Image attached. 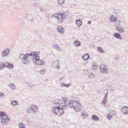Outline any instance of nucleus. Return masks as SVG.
<instances>
[{
    "label": "nucleus",
    "instance_id": "f257e3e1",
    "mask_svg": "<svg viewBox=\"0 0 128 128\" xmlns=\"http://www.w3.org/2000/svg\"><path fill=\"white\" fill-rule=\"evenodd\" d=\"M67 16V14L66 12L56 13L52 16L51 18L57 19L58 23H61L64 22V19L66 18Z\"/></svg>",
    "mask_w": 128,
    "mask_h": 128
},
{
    "label": "nucleus",
    "instance_id": "f03ea898",
    "mask_svg": "<svg viewBox=\"0 0 128 128\" xmlns=\"http://www.w3.org/2000/svg\"><path fill=\"white\" fill-rule=\"evenodd\" d=\"M71 104H70L69 107L72 109H74L76 112L80 111L82 109V107L81 104L77 101H71Z\"/></svg>",
    "mask_w": 128,
    "mask_h": 128
},
{
    "label": "nucleus",
    "instance_id": "7ed1b4c3",
    "mask_svg": "<svg viewBox=\"0 0 128 128\" xmlns=\"http://www.w3.org/2000/svg\"><path fill=\"white\" fill-rule=\"evenodd\" d=\"M51 109L53 113L55 115L58 114L59 116H61L64 113L63 109L60 108L58 106H52Z\"/></svg>",
    "mask_w": 128,
    "mask_h": 128
},
{
    "label": "nucleus",
    "instance_id": "20e7f679",
    "mask_svg": "<svg viewBox=\"0 0 128 128\" xmlns=\"http://www.w3.org/2000/svg\"><path fill=\"white\" fill-rule=\"evenodd\" d=\"M19 58L22 63L24 64H28L30 63V60L29 57H27L26 56L22 54H20Z\"/></svg>",
    "mask_w": 128,
    "mask_h": 128
},
{
    "label": "nucleus",
    "instance_id": "39448f33",
    "mask_svg": "<svg viewBox=\"0 0 128 128\" xmlns=\"http://www.w3.org/2000/svg\"><path fill=\"white\" fill-rule=\"evenodd\" d=\"M34 60H35L34 63L40 66L45 64V62L43 61L40 60L39 56L38 55H36L35 56Z\"/></svg>",
    "mask_w": 128,
    "mask_h": 128
},
{
    "label": "nucleus",
    "instance_id": "423d86ee",
    "mask_svg": "<svg viewBox=\"0 0 128 128\" xmlns=\"http://www.w3.org/2000/svg\"><path fill=\"white\" fill-rule=\"evenodd\" d=\"M0 122L4 125H5L10 122V117L9 116H6L5 117L0 118Z\"/></svg>",
    "mask_w": 128,
    "mask_h": 128
},
{
    "label": "nucleus",
    "instance_id": "0eeeda50",
    "mask_svg": "<svg viewBox=\"0 0 128 128\" xmlns=\"http://www.w3.org/2000/svg\"><path fill=\"white\" fill-rule=\"evenodd\" d=\"M100 71L102 74H107L108 73V68L104 64H101L100 67Z\"/></svg>",
    "mask_w": 128,
    "mask_h": 128
},
{
    "label": "nucleus",
    "instance_id": "6e6552de",
    "mask_svg": "<svg viewBox=\"0 0 128 128\" xmlns=\"http://www.w3.org/2000/svg\"><path fill=\"white\" fill-rule=\"evenodd\" d=\"M10 52V50L9 48H6L2 52V57L7 56L9 54Z\"/></svg>",
    "mask_w": 128,
    "mask_h": 128
},
{
    "label": "nucleus",
    "instance_id": "1a4fd4ad",
    "mask_svg": "<svg viewBox=\"0 0 128 128\" xmlns=\"http://www.w3.org/2000/svg\"><path fill=\"white\" fill-rule=\"evenodd\" d=\"M67 106H69V104H66L64 102L61 101V102L60 103L59 106L62 109L65 108Z\"/></svg>",
    "mask_w": 128,
    "mask_h": 128
},
{
    "label": "nucleus",
    "instance_id": "9d476101",
    "mask_svg": "<svg viewBox=\"0 0 128 128\" xmlns=\"http://www.w3.org/2000/svg\"><path fill=\"white\" fill-rule=\"evenodd\" d=\"M121 110L122 112L124 114H128V108L126 106H124L122 108Z\"/></svg>",
    "mask_w": 128,
    "mask_h": 128
},
{
    "label": "nucleus",
    "instance_id": "9b49d317",
    "mask_svg": "<svg viewBox=\"0 0 128 128\" xmlns=\"http://www.w3.org/2000/svg\"><path fill=\"white\" fill-rule=\"evenodd\" d=\"M117 17L113 15H111L109 19L110 21L114 22H116L117 21Z\"/></svg>",
    "mask_w": 128,
    "mask_h": 128
},
{
    "label": "nucleus",
    "instance_id": "f8f14e48",
    "mask_svg": "<svg viewBox=\"0 0 128 128\" xmlns=\"http://www.w3.org/2000/svg\"><path fill=\"white\" fill-rule=\"evenodd\" d=\"M52 66L56 68H59L60 65L59 62L58 60H56L52 64Z\"/></svg>",
    "mask_w": 128,
    "mask_h": 128
},
{
    "label": "nucleus",
    "instance_id": "ddd939ff",
    "mask_svg": "<svg viewBox=\"0 0 128 128\" xmlns=\"http://www.w3.org/2000/svg\"><path fill=\"white\" fill-rule=\"evenodd\" d=\"M58 31L60 33L63 34L64 32L65 29L61 26H58L57 28Z\"/></svg>",
    "mask_w": 128,
    "mask_h": 128
},
{
    "label": "nucleus",
    "instance_id": "4468645a",
    "mask_svg": "<svg viewBox=\"0 0 128 128\" xmlns=\"http://www.w3.org/2000/svg\"><path fill=\"white\" fill-rule=\"evenodd\" d=\"M37 52H32L30 54L26 53L25 54L26 56L27 57L28 56H34V58L35 57V56L36 55H38V54H36Z\"/></svg>",
    "mask_w": 128,
    "mask_h": 128
},
{
    "label": "nucleus",
    "instance_id": "2eb2a0df",
    "mask_svg": "<svg viewBox=\"0 0 128 128\" xmlns=\"http://www.w3.org/2000/svg\"><path fill=\"white\" fill-rule=\"evenodd\" d=\"M61 102V100H59L58 99H56L54 100L52 106H59L60 103Z\"/></svg>",
    "mask_w": 128,
    "mask_h": 128
},
{
    "label": "nucleus",
    "instance_id": "dca6fc26",
    "mask_svg": "<svg viewBox=\"0 0 128 128\" xmlns=\"http://www.w3.org/2000/svg\"><path fill=\"white\" fill-rule=\"evenodd\" d=\"M116 30L120 33H122L124 32V30L123 28H122L121 27L116 26Z\"/></svg>",
    "mask_w": 128,
    "mask_h": 128
},
{
    "label": "nucleus",
    "instance_id": "f3484780",
    "mask_svg": "<svg viewBox=\"0 0 128 128\" xmlns=\"http://www.w3.org/2000/svg\"><path fill=\"white\" fill-rule=\"evenodd\" d=\"M82 58L85 61H86L90 58L89 54L88 53L82 56Z\"/></svg>",
    "mask_w": 128,
    "mask_h": 128
},
{
    "label": "nucleus",
    "instance_id": "a211bd4d",
    "mask_svg": "<svg viewBox=\"0 0 128 128\" xmlns=\"http://www.w3.org/2000/svg\"><path fill=\"white\" fill-rule=\"evenodd\" d=\"M6 67L9 69H11L14 67V65L12 64H11L8 62H6Z\"/></svg>",
    "mask_w": 128,
    "mask_h": 128
},
{
    "label": "nucleus",
    "instance_id": "6ab92c4d",
    "mask_svg": "<svg viewBox=\"0 0 128 128\" xmlns=\"http://www.w3.org/2000/svg\"><path fill=\"white\" fill-rule=\"evenodd\" d=\"M31 110L33 111V113L35 114L36 112L37 111L38 108L37 106L35 105H32L30 106Z\"/></svg>",
    "mask_w": 128,
    "mask_h": 128
},
{
    "label": "nucleus",
    "instance_id": "aec40b11",
    "mask_svg": "<svg viewBox=\"0 0 128 128\" xmlns=\"http://www.w3.org/2000/svg\"><path fill=\"white\" fill-rule=\"evenodd\" d=\"M62 100V102H64L66 104H66H69V106H70V104H71V102H72L71 101H72V100H70L69 101L66 98H63Z\"/></svg>",
    "mask_w": 128,
    "mask_h": 128
},
{
    "label": "nucleus",
    "instance_id": "412c9836",
    "mask_svg": "<svg viewBox=\"0 0 128 128\" xmlns=\"http://www.w3.org/2000/svg\"><path fill=\"white\" fill-rule=\"evenodd\" d=\"M114 37L116 38L117 39H119L120 40L122 39V38L120 34L116 32L114 34Z\"/></svg>",
    "mask_w": 128,
    "mask_h": 128
},
{
    "label": "nucleus",
    "instance_id": "4be33fe9",
    "mask_svg": "<svg viewBox=\"0 0 128 128\" xmlns=\"http://www.w3.org/2000/svg\"><path fill=\"white\" fill-rule=\"evenodd\" d=\"M8 86L12 90H14L16 89V86L13 83H9L8 84Z\"/></svg>",
    "mask_w": 128,
    "mask_h": 128
},
{
    "label": "nucleus",
    "instance_id": "5701e85b",
    "mask_svg": "<svg viewBox=\"0 0 128 128\" xmlns=\"http://www.w3.org/2000/svg\"><path fill=\"white\" fill-rule=\"evenodd\" d=\"M92 119L95 121H97L99 120V118L97 116L95 115H93L92 116Z\"/></svg>",
    "mask_w": 128,
    "mask_h": 128
},
{
    "label": "nucleus",
    "instance_id": "b1692460",
    "mask_svg": "<svg viewBox=\"0 0 128 128\" xmlns=\"http://www.w3.org/2000/svg\"><path fill=\"white\" fill-rule=\"evenodd\" d=\"M76 23L78 27H80L82 24V22L80 19H77L76 20Z\"/></svg>",
    "mask_w": 128,
    "mask_h": 128
},
{
    "label": "nucleus",
    "instance_id": "393cba45",
    "mask_svg": "<svg viewBox=\"0 0 128 128\" xmlns=\"http://www.w3.org/2000/svg\"><path fill=\"white\" fill-rule=\"evenodd\" d=\"M71 85V83L70 82L68 84H65L64 83L62 82L60 84V86L61 87L65 86L67 88H68Z\"/></svg>",
    "mask_w": 128,
    "mask_h": 128
},
{
    "label": "nucleus",
    "instance_id": "a878e982",
    "mask_svg": "<svg viewBox=\"0 0 128 128\" xmlns=\"http://www.w3.org/2000/svg\"><path fill=\"white\" fill-rule=\"evenodd\" d=\"M6 114L5 112L3 111H1L0 112V118H4L6 116Z\"/></svg>",
    "mask_w": 128,
    "mask_h": 128
},
{
    "label": "nucleus",
    "instance_id": "bb28decb",
    "mask_svg": "<svg viewBox=\"0 0 128 128\" xmlns=\"http://www.w3.org/2000/svg\"><path fill=\"white\" fill-rule=\"evenodd\" d=\"M74 45L76 46H79L81 45V43L80 41L76 40L74 42Z\"/></svg>",
    "mask_w": 128,
    "mask_h": 128
},
{
    "label": "nucleus",
    "instance_id": "cd10ccee",
    "mask_svg": "<svg viewBox=\"0 0 128 128\" xmlns=\"http://www.w3.org/2000/svg\"><path fill=\"white\" fill-rule=\"evenodd\" d=\"M18 104V102L16 100H12L11 102V104L14 106L17 105Z\"/></svg>",
    "mask_w": 128,
    "mask_h": 128
},
{
    "label": "nucleus",
    "instance_id": "c85d7f7f",
    "mask_svg": "<svg viewBox=\"0 0 128 128\" xmlns=\"http://www.w3.org/2000/svg\"><path fill=\"white\" fill-rule=\"evenodd\" d=\"M97 48L98 51L100 53H102L104 52V50L102 49L101 47L99 46L97 47Z\"/></svg>",
    "mask_w": 128,
    "mask_h": 128
},
{
    "label": "nucleus",
    "instance_id": "c756f323",
    "mask_svg": "<svg viewBox=\"0 0 128 128\" xmlns=\"http://www.w3.org/2000/svg\"><path fill=\"white\" fill-rule=\"evenodd\" d=\"M87 75L90 78H93L94 77V74L91 72H88Z\"/></svg>",
    "mask_w": 128,
    "mask_h": 128
},
{
    "label": "nucleus",
    "instance_id": "7c9ffc66",
    "mask_svg": "<svg viewBox=\"0 0 128 128\" xmlns=\"http://www.w3.org/2000/svg\"><path fill=\"white\" fill-rule=\"evenodd\" d=\"M82 116L84 118L86 119L87 118L88 116L87 114H86V113L83 112L82 113Z\"/></svg>",
    "mask_w": 128,
    "mask_h": 128
},
{
    "label": "nucleus",
    "instance_id": "2f4dec72",
    "mask_svg": "<svg viewBox=\"0 0 128 128\" xmlns=\"http://www.w3.org/2000/svg\"><path fill=\"white\" fill-rule=\"evenodd\" d=\"M18 125L20 128H26L24 125L22 123H19Z\"/></svg>",
    "mask_w": 128,
    "mask_h": 128
},
{
    "label": "nucleus",
    "instance_id": "473e14b6",
    "mask_svg": "<svg viewBox=\"0 0 128 128\" xmlns=\"http://www.w3.org/2000/svg\"><path fill=\"white\" fill-rule=\"evenodd\" d=\"M40 74H45L46 73V72L45 70V69L42 68L41 70L40 71Z\"/></svg>",
    "mask_w": 128,
    "mask_h": 128
},
{
    "label": "nucleus",
    "instance_id": "72a5a7b5",
    "mask_svg": "<svg viewBox=\"0 0 128 128\" xmlns=\"http://www.w3.org/2000/svg\"><path fill=\"white\" fill-rule=\"evenodd\" d=\"M107 102V99L104 98L103 101L102 102V104L104 105H106Z\"/></svg>",
    "mask_w": 128,
    "mask_h": 128
},
{
    "label": "nucleus",
    "instance_id": "f704fd0d",
    "mask_svg": "<svg viewBox=\"0 0 128 128\" xmlns=\"http://www.w3.org/2000/svg\"><path fill=\"white\" fill-rule=\"evenodd\" d=\"M65 0H58V2L60 4H64V2Z\"/></svg>",
    "mask_w": 128,
    "mask_h": 128
},
{
    "label": "nucleus",
    "instance_id": "c9c22d12",
    "mask_svg": "<svg viewBox=\"0 0 128 128\" xmlns=\"http://www.w3.org/2000/svg\"><path fill=\"white\" fill-rule=\"evenodd\" d=\"M31 110L30 107H29L27 108L26 109V112L27 113H30V111Z\"/></svg>",
    "mask_w": 128,
    "mask_h": 128
},
{
    "label": "nucleus",
    "instance_id": "e433bc0d",
    "mask_svg": "<svg viewBox=\"0 0 128 128\" xmlns=\"http://www.w3.org/2000/svg\"><path fill=\"white\" fill-rule=\"evenodd\" d=\"M106 117L108 120L112 118V116L110 114H108L106 116Z\"/></svg>",
    "mask_w": 128,
    "mask_h": 128
},
{
    "label": "nucleus",
    "instance_id": "4c0bfd02",
    "mask_svg": "<svg viewBox=\"0 0 128 128\" xmlns=\"http://www.w3.org/2000/svg\"><path fill=\"white\" fill-rule=\"evenodd\" d=\"M28 84V86L30 87H32L34 86V85L33 84V83L29 82L28 83L26 82Z\"/></svg>",
    "mask_w": 128,
    "mask_h": 128
},
{
    "label": "nucleus",
    "instance_id": "58836bf2",
    "mask_svg": "<svg viewBox=\"0 0 128 128\" xmlns=\"http://www.w3.org/2000/svg\"><path fill=\"white\" fill-rule=\"evenodd\" d=\"M105 90H106V93L104 98L107 99V96H108V90L107 89H106Z\"/></svg>",
    "mask_w": 128,
    "mask_h": 128
},
{
    "label": "nucleus",
    "instance_id": "ea45409f",
    "mask_svg": "<svg viewBox=\"0 0 128 128\" xmlns=\"http://www.w3.org/2000/svg\"><path fill=\"white\" fill-rule=\"evenodd\" d=\"M109 112L112 115H114L116 114L114 110H110Z\"/></svg>",
    "mask_w": 128,
    "mask_h": 128
},
{
    "label": "nucleus",
    "instance_id": "a19ab883",
    "mask_svg": "<svg viewBox=\"0 0 128 128\" xmlns=\"http://www.w3.org/2000/svg\"><path fill=\"white\" fill-rule=\"evenodd\" d=\"M52 46L53 47H54V48L56 49H57V48L58 46V45L57 44H53Z\"/></svg>",
    "mask_w": 128,
    "mask_h": 128
},
{
    "label": "nucleus",
    "instance_id": "79ce46f5",
    "mask_svg": "<svg viewBox=\"0 0 128 128\" xmlns=\"http://www.w3.org/2000/svg\"><path fill=\"white\" fill-rule=\"evenodd\" d=\"M93 68L94 70L96 69V64H94L92 65Z\"/></svg>",
    "mask_w": 128,
    "mask_h": 128
},
{
    "label": "nucleus",
    "instance_id": "37998d69",
    "mask_svg": "<svg viewBox=\"0 0 128 128\" xmlns=\"http://www.w3.org/2000/svg\"><path fill=\"white\" fill-rule=\"evenodd\" d=\"M116 26H117L118 25H120V21H118L116 23Z\"/></svg>",
    "mask_w": 128,
    "mask_h": 128
},
{
    "label": "nucleus",
    "instance_id": "c03bdc74",
    "mask_svg": "<svg viewBox=\"0 0 128 128\" xmlns=\"http://www.w3.org/2000/svg\"><path fill=\"white\" fill-rule=\"evenodd\" d=\"M56 49H57L58 50L60 51H62V48L59 47V46Z\"/></svg>",
    "mask_w": 128,
    "mask_h": 128
},
{
    "label": "nucleus",
    "instance_id": "a18cd8bd",
    "mask_svg": "<svg viewBox=\"0 0 128 128\" xmlns=\"http://www.w3.org/2000/svg\"><path fill=\"white\" fill-rule=\"evenodd\" d=\"M2 68L4 67H6V63L4 64H2V66H1Z\"/></svg>",
    "mask_w": 128,
    "mask_h": 128
},
{
    "label": "nucleus",
    "instance_id": "49530a36",
    "mask_svg": "<svg viewBox=\"0 0 128 128\" xmlns=\"http://www.w3.org/2000/svg\"><path fill=\"white\" fill-rule=\"evenodd\" d=\"M4 96V94L2 92H0V96L1 97H2Z\"/></svg>",
    "mask_w": 128,
    "mask_h": 128
},
{
    "label": "nucleus",
    "instance_id": "de8ad7c7",
    "mask_svg": "<svg viewBox=\"0 0 128 128\" xmlns=\"http://www.w3.org/2000/svg\"><path fill=\"white\" fill-rule=\"evenodd\" d=\"M34 4L36 6H38V4L37 3H35Z\"/></svg>",
    "mask_w": 128,
    "mask_h": 128
},
{
    "label": "nucleus",
    "instance_id": "09e8293b",
    "mask_svg": "<svg viewBox=\"0 0 128 128\" xmlns=\"http://www.w3.org/2000/svg\"><path fill=\"white\" fill-rule=\"evenodd\" d=\"M64 78V77H60V80H62V79L63 78Z\"/></svg>",
    "mask_w": 128,
    "mask_h": 128
},
{
    "label": "nucleus",
    "instance_id": "8fccbe9b",
    "mask_svg": "<svg viewBox=\"0 0 128 128\" xmlns=\"http://www.w3.org/2000/svg\"><path fill=\"white\" fill-rule=\"evenodd\" d=\"M91 22V21H89L88 22V24H90Z\"/></svg>",
    "mask_w": 128,
    "mask_h": 128
},
{
    "label": "nucleus",
    "instance_id": "3c124183",
    "mask_svg": "<svg viewBox=\"0 0 128 128\" xmlns=\"http://www.w3.org/2000/svg\"><path fill=\"white\" fill-rule=\"evenodd\" d=\"M100 90H97V92L98 93H99L100 92Z\"/></svg>",
    "mask_w": 128,
    "mask_h": 128
},
{
    "label": "nucleus",
    "instance_id": "603ef678",
    "mask_svg": "<svg viewBox=\"0 0 128 128\" xmlns=\"http://www.w3.org/2000/svg\"><path fill=\"white\" fill-rule=\"evenodd\" d=\"M2 68L1 65V64H0V70L2 69Z\"/></svg>",
    "mask_w": 128,
    "mask_h": 128
},
{
    "label": "nucleus",
    "instance_id": "864d4df0",
    "mask_svg": "<svg viewBox=\"0 0 128 128\" xmlns=\"http://www.w3.org/2000/svg\"><path fill=\"white\" fill-rule=\"evenodd\" d=\"M88 63V62H86V64H85V65H86V64H87Z\"/></svg>",
    "mask_w": 128,
    "mask_h": 128
},
{
    "label": "nucleus",
    "instance_id": "5fc2aeb1",
    "mask_svg": "<svg viewBox=\"0 0 128 128\" xmlns=\"http://www.w3.org/2000/svg\"><path fill=\"white\" fill-rule=\"evenodd\" d=\"M40 9H41V11H42L43 9H41V8H40Z\"/></svg>",
    "mask_w": 128,
    "mask_h": 128
}]
</instances>
